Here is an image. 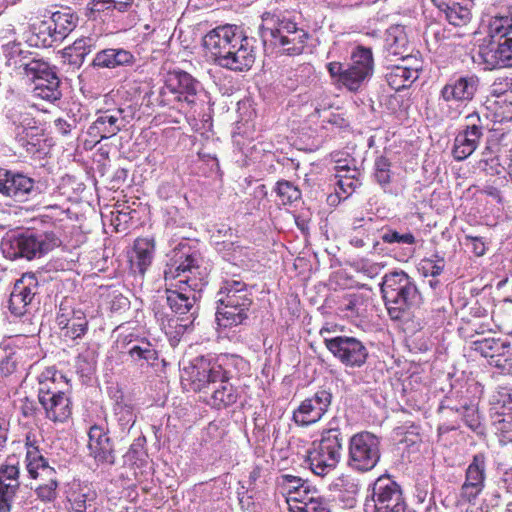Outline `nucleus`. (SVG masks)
<instances>
[{
	"instance_id": "ea45409f",
	"label": "nucleus",
	"mask_w": 512,
	"mask_h": 512,
	"mask_svg": "<svg viewBox=\"0 0 512 512\" xmlns=\"http://www.w3.org/2000/svg\"><path fill=\"white\" fill-rule=\"evenodd\" d=\"M59 86V79L56 78V83L47 82V85H44V82L37 83L34 87L35 94L46 100H56L59 97V92L57 88Z\"/></svg>"
},
{
	"instance_id": "6e6d98bb",
	"label": "nucleus",
	"mask_w": 512,
	"mask_h": 512,
	"mask_svg": "<svg viewBox=\"0 0 512 512\" xmlns=\"http://www.w3.org/2000/svg\"><path fill=\"white\" fill-rule=\"evenodd\" d=\"M427 264L430 265V268H428V269L432 276L439 275L444 266L442 263L441 264H433L431 261H428Z\"/></svg>"
},
{
	"instance_id": "3c124183",
	"label": "nucleus",
	"mask_w": 512,
	"mask_h": 512,
	"mask_svg": "<svg viewBox=\"0 0 512 512\" xmlns=\"http://www.w3.org/2000/svg\"><path fill=\"white\" fill-rule=\"evenodd\" d=\"M468 241H469V244L472 247L473 252L477 256H482L484 254L485 246H484V243L481 240H479L478 238H469Z\"/></svg>"
},
{
	"instance_id": "f3484780",
	"label": "nucleus",
	"mask_w": 512,
	"mask_h": 512,
	"mask_svg": "<svg viewBox=\"0 0 512 512\" xmlns=\"http://www.w3.org/2000/svg\"><path fill=\"white\" fill-rule=\"evenodd\" d=\"M88 449L90 454L98 461L112 464L114 462L113 449L110 439L100 427L93 426L89 431Z\"/></svg>"
},
{
	"instance_id": "4be33fe9",
	"label": "nucleus",
	"mask_w": 512,
	"mask_h": 512,
	"mask_svg": "<svg viewBox=\"0 0 512 512\" xmlns=\"http://www.w3.org/2000/svg\"><path fill=\"white\" fill-rule=\"evenodd\" d=\"M388 84L395 90L408 87L418 78V68H412L408 65L394 66L387 74Z\"/></svg>"
},
{
	"instance_id": "6ab92c4d",
	"label": "nucleus",
	"mask_w": 512,
	"mask_h": 512,
	"mask_svg": "<svg viewBox=\"0 0 512 512\" xmlns=\"http://www.w3.org/2000/svg\"><path fill=\"white\" fill-rule=\"evenodd\" d=\"M473 78H460L455 83L447 84L442 89V97L446 101H465L472 99L476 91Z\"/></svg>"
},
{
	"instance_id": "a878e982",
	"label": "nucleus",
	"mask_w": 512,
	"mask_h": 512,
	"mask_svg": "<svg viewBox=\"0 0 512 512\" xmlns=\"http://www.w3.org/2000/svg\"><path fill=\"white\" fill-rule=\"evenodd\" d=\"M248 310H240L238 307H226L219 303L216 312V320L220 326L228 327L241 324L247 318Z\"/></svg>"
},
{
	"instance_id": "37998d69",
	"label": "nucleus",
	"mask_w": 512,
	"mask_h": 512,
	"mask_svg": "<svg viewBox=\"0 0 512 512\" xmlns=\"http://www.w3.org/2000/svg\"><path fill=\"white\" fill-rule=\"evenodd\" d=\"M213 404L216 406H227L235 401V396L231 392V387L222 385L220 389H216L212 395Z\"/></svg>"
},
{
	"instance_id": "052dcab7",
	"label": "nucleus",
	"mask_w": 512,
	"mask_h": 512,
	"mask_svg": "<svg viewBox=\"0 0 512 512\" xmlns=\"http://www.w3.org/2000/svg\"><path fill=\"white\" fill-rule=\"evenodd\" d=\"M6 441V433L4 430H0V446H2Z\"/></svg>"
},
{
	"instance_id": "864d4df0",
	"label": "nucleus",
	"mask_w": 512,
	"mask_h": 512,
	"mask_svg": "<svg viewBox=\"0 0 512 512\" xmlns=\"http://www.w3.org/2000/svg\"><path fill=\"white\" fill-rule=\"evenodd\" d=\"M112 2H114V0H93L90 3V10L91 12L102 11L104 10L105 4H111Z\"/></svg>"
},
{
	"instance_id": "20e7f679",
	"label": "nucleus",
	"mask_w": 512,
	"mask_h": 512,
	"mask_svg": "<svg viewBox=\"0 0 512 512\" xmlns=\"http://www.w3.org/2000/svg\"><path fill=\"white\" fill-rule=\"evenodd\" d=\"M328 72L335 85L343 86L351 92L358 91L372 76L374 61L372 51L358 47L346 65L340 62H330Z\"/></svg>"
},
{
	"instance_id": "f704fd0d",
	"label": "nucleus",
	"mask_w": 512,
	"mask_h": 512,
	"mask_svg": "<svg viewBox=\"0 0 512 512\" xmlns=\"http://www.w3.org/2000/svg\"><path fill=\"white\" fill-rule=\"evenodd\" d=\"M506 348L505 343H500L495 339H483L474 342V350L481 353L486 358L491 360V356L497 355L500 350H504Z\"/></svg>"
},
{
	"instance_id": "2f4dec72",
	"label": "nucleus",
	"mask_w": 512,
	"mask_h": 512,
	"mask_svg": "<svg viewBox=\"0 0 512 512\" xmlns=\"http://www.w3.org/2000/svg\"><path fill=\"white\" fill-rule=\"evenodd\" d=\"M87 321L84 313L80 310L72 311V316L69 324L64 329V335L71 339H76L85 333Z\"/></svg>"
},
{
	"instance_id": "39448f33",
	"label": "nucleus",
	"mask_w": 512,
	"mask_h": 512,
	"mask_svg": "<svg viewBox=\"0 0 512 512\" xmlns=\"http://www.w3.org/2000/svg\"><path fill=\"white\" fill-rule=\"evenodd\" d=\"M489 41L479 49L487 69L512 67V18H496L490 23Z\"/></svg>"
},
{
	"instance_id": "69168bd1",
	"label": "nucleus",
	"mask_w": 512,
	"mask_h": 512,
	"mask_svg": "<svg viewBox=\"0 0 512 512\" xmlns=\"http://www.w3.org/2000/svg\"><path fill=\"white\" fill-rule=\"evenodd\" d=\"M121 409L125 410V412H127V413H130V409L129 408L121 407Z\"/></svg>"
},
{
	"instance_id": "09e8293b",
	"label": "nucleus",
	"mask_w": 512,
	"mask_h": 512,
	"mask_svg": "<svg viewBox=\"0 0 512 512\" xmlns=\"http://www.w3.org/2000/svg\"><path fill=\"white\" fill-rule=\"evenodd\" d=\"M223 377L224 374L220 366H209L206 383H215L218 380H222Z\"/></svg>"
},
{
	"instance_id": "0e129e2a",
	"label": "nucleus",
	"mask_w": 512,
	"mask_h": 512,
	"mask_svg": "<svg viewBox=\"0 0 512 512\" xmlns=\"http://www.w3.org/2000/svg\"><path fill=\"white\" fill-rule=\"evenodd\" d=\"M355 245H356V246L361 247V246H363L364 244H363V241H362V240H357V241L355 242Z\"/></svg>"
},
{
	"instance_id": "680f3d73",
	"label": "nucleus",
	"mask_w": 512,
	"mask_h": 512,
	"mask_svg": "<svg viewBox=\"0 0 512 512\" xmlns=\"http://www.w3.org/2000/svg\"><path fill=\"white\" fill-rule=\"evenodd\" d=\"M6 441V433L4 430H0V446H2Z\"/></svg>"
},
{
	"instance_id": "a211bd4d",
	"label": "nucleus",
	"mask_w": 512,
	"mask_h": 512,
	"mask_svg": "<svg viewBox=\"0 0 512 512\" xmlns=\"http://www.w3.org/2000/svg\"><path fill=\"white\" fill-rule=\"evenodd\" d=\"M122 114V109L116 110L113 114L105 112L95 120L91 130L100 134L101 139L115 136L127 124Z\"/></svg>"
},
{
	"instance_id": "4468645a",
	"label": "nucleus",
	"mask_w": 512,
	"mask_h": 512,
	"mask_svg": "<svg viewBox=\"0 0 512 512\" xmlns=\"http://www.w3.org/2000/svg\"><path fill=\"white\" fill-rule=\"evenodd\" d=\"M37 280L32 274H24L16 281L10 295L9 308L15 316H23L36 294Z\"/></svg>"
},
{
	"instance_id": "774afa93",
	"label": "nucleus",
	"mask_w": 512,
	"mask_h": 512,
	"mask_svg": "<svg viewBox=\"0 0 512 512\" xmlns=\"http://www.w3.org/2000/svg\"><path fill=\"white\" fill-rule=\"evenodd\" d=\"M325 332H328V330H321L322 335H324Z\"/></svg>"
},
{
	"instance_id": "6e6552de",
	"label": "nucleus",
	"mask_w": 512,
	"mask_h": 512,
	"mask_svg": "<svg viewBox=\"0 0 512 512\" xmlns=\"http://www.w3.org/2000/svg\"><path fill=\"white\" fill-rule=\"evenodd\" d=\"M1 248L6 257L11 259L24 257L30 260L49 251L51 245L44 235L26 233L5 238L1 243Z\"/></svg>"
},
{
	"instance_id": "b1692460",
	"label": "nucleus",
	"mask_w": 512,
	"mask_h": 512,
	"mask_svg": "<svg viewBox=\"0 0 512 512\" xmlns=\"http://www.w3.org/2000/svg\"><path fill=\"white\" fill-rule=\"evenodd\" d=\"M26 468L32 478H40L55 476L56 472L49 467L46 460L39 454L37 450H30L26 455Z\"/></svg>"
},
{
	"instance_id": "de8ad7c7",
	"label": "nucleus",
	"mask_w": 512,
	"mask_h": 512,
	"mask_svg": "<svg viewBox=\"0 0 512 512\" xmlns=\"http://www.w3.org/2000/svg\"><path fill=\"white\" fill-rule=\"evenodd\" d=\"M19 474V470L16 466H6L4 469L0 470V481H9L8 483H18L17 476Z\"/></svg>"
},
{
	"instance_id": "bb28decb",
	"label": "nucleus",
	"mask_w": 512,
	"mask_h": 512,
	"mask_svg": "<svg viewBox=\"0 0 512 512\" xmlns=\"http://www.w3.org/2000/svg\"><path fill=\"white\" fill-rule=\"evenodd\" d=\"M52 22L53 28L50 27L49 29L55 40L65 38L75 27V19L73 15L68 12L53 13Z\"/></svg>"
},
{
	"instance_id": "5fc2aeb1",
	"label": "nucleus",
	"mask_w": 512,
	"mask_h": 512,
	"mask_svg": "<svg viewBox=\"0 0 512 512\" xmlns=\"http://www.w3.org/2000/svg\"><path fill=\"white\" fill-rule=\"evenodd\" d=\"M131 2L132 0H114V2L111 3V5H113V7L118 9L119 11H125L131 5Z\"/></svg>"
},
{
	"instance_id": "4d7b16f0",
	"label": "nucleus",
	"mask_w": 512,
	"mask_h": 512,
	"mask_svg": "<svg viewBox=\"0 0 512 512\" xmlns=\"http://www.w3.org/2000/svg\"><path fill=\"white\" fill-rule=\"evenodd\" d=\"M194 97L195 96H190L189 94H184V95L179 94L178 99L180 101H185L188 104H193L195 101Z\"/></svg>"
},
{
	"instance_id": "a18cd8bd",
	"label": "nucleus",
	"mask_w": 512,
	"mask_h": 512,
	"mask_svg": "<svg viewBox=\"0 0 512 512\" xmlns=\"http://www.w3.org/2000/svg\"><path fill=\"white\" fill-rule=\"evenodd\" d=\"M382 240L386 243H405V244H413L415 242V238L411 233L399 234L396 231H387L382 235Z\"/></svg>"
},
{
	"instance_id": "1a4fd4ad",
	"label": "nucleus",
	"mask_w": 512,
	"mask_h": 512,
	"mask_svg": "<svg viewBox=\"0 0 512 512\" xmlns=\"http://www.w3.org/2000/svg\"><path fill=\"white\" fill-rule=\"evenodd\" d=\"M371 497L374 512H409L400 487L389 477L375 481Z\"/></svg>"
},
{
	"instance_id": "423d86ee",
	"label": "nucleus",
	"mask_w": 512,
	"mask_h": 512,
	"mask_svg": "<svg viewBox=\"0 0 512 512\" xmlns=\"http://www.w3.org/2000/svg\"><path fill=\"white\" fill-rule=\"evenodd\" d=\"M342 456V437L336 428L325 430L320 441L313 442L308 450L307 461L311 471L325 476L333 471Z\"/></svg>"
},
{
	"instance_id": "aec40b11",
	"label": "nucleus",
	"mask_w": 512,
	"mask_h": 512,
	"mask_svg": "<svg viewBox=\"0 0 512 512\" xmlns=\"http://www.w3.org/2000/svg\"><path fill=\"white\" fill-rule=\"evenodd\" d=\"M44 397V402L40 404L46 411L47 417L54 422H64L71 415L70 401L65 393L56 397Z\"/></svg>"
},
{
	"instance_id": "8fccbe9b",
	"label": "nucleus",
	"mask_w": 512,
	"mask_h": 512,
	"mask_svg": "<svg viewBox=\"0 0 512 512\" xmlns=\"http://www.w3.org/2000/svg\"><path fill=\"white\" fill-rule=\"evenodd\" d=\"M64 310H65V309H64V308H63V306L61 305V306H60V311H61V313H60V314L58 315V317H57V323H58V326H59L62 330H64V329L67 327V325L69 324V322H70V320H71V316H72V312H67V313H65V312H64Z\"/></svg>"
},
{
	"instance_id": "9d476101",
	"label": "nucleus",
	"mask_w": 512,
	"mask_h": 512,
	"mask_svg": "<svg viewBox=\"0 0 512 512\" xmlns=\"http://www.w3.org/2000/svg\"><path fill=\"white\" fill-rule=\"evenodd\" d=\"M324 343L333 356L347 367H360L368 357L366 347L354 337H324Z\"/></svg>"
},
{
	"instance_id": "7ed1b4c3",
	"label": "nucleus",
	"mask_w": 512,
	"mask_h": 512,
	"mask_svg": "<svg viewBox=\"0 0 512 512\" xmlns=\"http://www.w3.org/2000/svg\"><path fill=\"white\" fill-rule=\"evenodd\" d=\"M381 293L388 314L393 320L402 319L421 300L416 285L403 271L386 274L381 283Z\"/></svg>"
},
{
	"instance_id": "603ef678",
	"label": "nucleus",
	"mask_w": 512,
	"mask_h": 512,
	"mask_svg": "<svg viewBox=\"0 0 512 512\" xmlns=\"http://www.w3.org/2000/svg\"><path fill=\"white\" fill-rule=\"evenodd\" d=\"M388 51H389V53H390V54H392V55H401V56H402V61H403V62H409V61L411 60V58H410V57H408V56L404 57V56H403V53H404L405 51H399V50H398V38H397V37H395V39H394V43H389Z\"/></svg>"
},
{
	"instance_id": "f257e3e1",
	"label": "nucleus",
	"mask_w": 512,
	"mask_h": 512,
	"mask_svg": "<svg viewBox=\"0 0 512 512\" xmlns=\"http://www.w3.org/2000/svg\"><path fill=\"white\" fill-rule=\"evenodd\" d=\"M204 47L221 67L243 71L252 67L256 53L253 39L245 36L236 26H219L203 38Z\"/></svg>"
},
{
	"instance_id": "7c9ffc66",
	"label": "nucleus",
	"mask_w": 512,
	"mask_h": 512,
	"mask_svg": "<svg viewBox=\"0 0 512 512\" xmlns=\"http://www.w3.org/2000/svg\"><path fill=\"white\" fill-rule=\"evenodd\" d=\"M64 383V377L63 375H56L53 374L51 378H47L46 380H43L40 382V388H39V402H44V396L45 398L49 395L51 398L53 396L56 397L60 394H63L64 392L60 390L59 386Z\"/></svg>"
},
{
	"instance_id": "58836bf2",
	"label": "nucleus",
	"mask_w": 512,
	"mask_h": 512,
	"mask_svg": "<svg viewBox=\"0 0 512 512\" xmlns=\"http://www.w3.org/2000/svg\"><path fill=\"white\" fill-rule=\"evenodd\" d=\"M129 354L134 359H143L147 362H154L158 358L156 350L152 348L150 343H145L142 346H133L129 350Z\"/></svg>"
},
{
	"instance_id": "a19ab883",
	"label": "nucleus",
	"mask_w": 512,
	"mask_h": 512,
	"mask_svg": "<svg viewBox=\"0 0 512 512\" xmlns=\"http://www.w3.org/2000/svg\"><path fill=\"white\" fill-rule=\"evenodd\" d=\"M179 94H189L195 96L197 92L198 83L188 73H179L177 75Z\"/></svg>"
},
{
	"instance_id": "473e14b6",
	"label": "nucleus",
	"mask_w": 512,
	"mask_h": 512,
	"mask_svg": "<svg viewBox=\"0 0 512 512\" xmlns=\"http://www.w3.org/2000/svg\"><path fill=\"white\" fill-rule=\"evenodd\" d=\"M337 172L339 180H338V186L339 189L349 195L352 193L357 186V180H356V174L357 171L355 169H350L349 167L345 166H337Z\"/></svg>"
},
{
	"instance_id": "79ce46f5",
	"label": "nucleus",
	"mask_w": 512,
	"mask_h": 512,
	"mask_svg": "<svg viewBox=\"0 0 512 512\" xmlns=\"http://www.w3.org/2000/svg\"><path fill=\"white\" fill-rule=\"evenodd\" d=\"M390 163L385 157H379L375 162V178L380 185L390 182Z\"/></svg>"
},
{
	"instance_id": "e433bc0d",
	"label": "nucleus",
	"mask_w": 512,
	"mask_h": 512,
	"mask_svg": "<svg viewBox=\"0 0 512 512\" xmlns=\"http://www.w3.org/2000/svg\"><path fill=\"white\" fill-rule=\"evenodd\" d=\"M44 482L36 489L37 496L43 501H53L56 498V489L58 486L55 476L45 477Z\"/></svg>"
},
{
	"instance_id": "dca6fc26",
	"label": "nucleus",
	"mask_w": 512,
	"mask_h": 512,
	"mask_svg": "<svg viewBox=\"0 0 512 512\" xmlns=\"http://www.w3.org/2000/svg\"><path fill=\"white\" fill-rule=\"evenodd\" d=\"M219 295V303L225 304L226 307L249 310L252 304V299L245 284L240 281L227 282Z\"/></svg>"
},
{
	"instance_id": "2eb2a0df",
	"label": "nucleus",
	"mask_w": 512,
	"mask_h": 512,
	"mask_svg": "<svg viewBox=\"0 0 512 512\" xmlns=\"http://www.w3.org/2000/svg\"><path fill=\"white\" fill-rule=\"evenodd\" d=\"M271 36L279 39L287 54H299L302 52L307 34L298 29L296 24L290 21H282L275 30H271Z\"/></svg>"
},
{
	"instance_id": "4c0bfd02",
	"label": "nucleus",
	"mask_w": 512,
	"mask_h": 512,
	"mask_svg": "<svg viewBox=\"0 0 512 512\" xmlns=\"http://www.w3.org/2000/svg\"><path fill=\"white\" fill-rule=\"evenodd\" d=\"M489 364L497 367L505 374L512 375V352L503 351L497 353V355L491 356V360H489Z\"/></svg>"
},
{
	"instance_id": "c85d7f7f",
	"label": "nucleus",
	"mask_w": 512,
	"mask_h": 512,
	"mask_svg": "<svg viewBox=\"0 0 512 512\" xmlns=\"http://www.w3.org/2000/svg\"><path fill=\"white\" fill-rule=\"evenodd\" d=\"M484 481L485 460L483 455H476L473 462L467 468L465 483L484 487Z\"/></svg>"
},
{
	"instance_id": "e2e57ef3",
	"label": "nucleus",
	"mask_w": 512,
	"mask_h": 512,
	"mask_svg": "<svg viewBox=\"0 0 512 512\" xmlns=\"http://www.w3.org/2000/svg\"><path fill=\"white\" fill-rule=\"evenodd\" d=\"M287 479L291 483H299L301 481L300 479H297L296 477L293 476H287Z\"/></svg>"
},
{
	"instance_id": "ddd939ff",
	"label": "nucleus",
	"mask_w": 512,
	"mask_h": 512,
	"mask_svg": "<svg viewBox=\"0 0 512 512\" xmlns=\"http://www.w3.org/2000/svg\"><path fill=\"white\" fill-rule=\"evenodd\" d=\"M331 404V394L325 390L317 392L313 397L304 400L296 411L293 419L297 424L309 425L321 419Z\"/></svg>"
},
{
	"instance_id": "0eeeda50",
	"label": "nucleus",
	"mask_w": 512,
	"mask_h": 512,
	"mask_svg": "<svg viewBox=\"0 0 512 512\" xmlns=\"http://www.w3.org/2000/svg\"><path fill=\"white\" fill-rule=\"evenodd\" d=\"M379 446L375 435L369 432L355 434L349 442V466L358 471L373 469L380 459Z\"/></svg>"
},
{
	"instance_id": "c03bdc74",
	"label": "nucleus",
	"mask_w": 512,
	"mask_h": 512,
	"mask_svg": "<svg viewBox=\"0 0 512 512\" xmlns=\"http://www.w3.org/2000/svg\"><path fill=\"white\" fill-rule=\"evenodd\" d=\"M483 488L484 487L464 482L461 487L460 499L468 503H473L482 492Z\"/></svg>"
},
{
	"instance_id": "cd10ccee",
	"label": "nucleus",
	"mask_w": 512,
	"mask_h": 512,
	"mask_svg": "<svg viewBox=\"0 0 512 512\" xmlns=\"http://www.w3.org/2000/svg\"><path fill=\"white\" fill-rule=\"evenodd\" d=\"M134 251L136 254L134 264L139 268L140 273H144L152 262L154 244L149 239H137Z\"/></svg>"
},
{
	"instance_id": "f8f14e48",
	"label": "nucleus",
	"mask_w": 512,
	"mask_h": 512,
	"mask_svg": "<svg viewBox=\"0 0 512 512\" xmlns=\"http://www.w3.org/2000/svg\"><path fill=\"white\" fill-rule=\"evenodd\" d=\"M291 512H330L325 498L315 488L302 483L287 499Z\"/></svg>"
},
{
	"instance_id": "13d9d810",
	"label": "nucleus",
	"mask_w": 512,
	"mask_h": 512,
	"mask_svg": "<svg viewBox=\"0 0 512 512\" xmlns=\"http://www.w3.org/2000/svg\"><path fill=\"white\" fill-rule=\"evenodd\" d=\"M5 176H8V172L0 170V193H3L4 181L6 180Z\"/></svg>"
},
{
	"instance_id": "72a5a7b5",
	"label": "nucleus",
	"mask_w": 512,
	"mask_h": 512,
	"mask_svg": "<svg viewBox=\"0 0 512 512\" xmlns=\"http://www.w3.org/2000/svg\"><path fill=\"white\" fill-rule=\"evenodd\" d=\"M276 192L283 205L292 204L301 198L300 190L288 181H279L277 183Z\"/></svg>"
},
{
	"instance_id": "49530a36",
	"label": "nucleus",
	"mask_w": 512,
	"mask_h": 512,
	"mask_svg": "<svg viewBox=\"0 0 512 512\" xmlns=\"http://www.w3.org/2000/svg\"><path fill=\"white\" fill-rule=\"evenodd\" d=\"M209 363L205 360L201 359L197 364L191 367V377L194 381H199L200 383H206L207 374H208Z\"/></svg>"
},
{
	"instance_id": "338daca9",
	"label": "nucleus",
	"mask_w": 512,
	"mask_h": 512,
	"mask_svg": "<svg viewBox=\"0 0 512 512\" xmlns=\"http://www.w3.org/2000/svg\"><path fill=\"white\" fill-rule=\"evenodd\" d=\"M509 423V428L511 429L512 428V420L508 422Z\"/></svg>"
},
{
	"instance_id": "5701e85b",
	"label": "nucleus",
	"mask_w": 512,
	"mask_h": 512,
	"mask_svg": "<svg viewBox=\"0 0 512 512\" xmlns=\"http://www.w3.org/2000/svg\"><path fill=\"white\" fill-rule=\"evenodd\" d=\"M24 70L35 85L40 82L56 83V73L48 65V63L42 60H31L24 65Z\"/></svg>"
},
{
	"instance_id": "c756f323",
	"label": "nucleus",
	"mask_w": 512,
	"mask_h": 512,
	"mask_svg": "<svg viewBox=\"0 0 512 512\" xmlns=\"http://www.w3.org/2000/svg\"><path fill=\"white\" fill-rule=\"evenodd\" d=\"M442 11L445 13L446 19L455 26L465 25L471 19L470 10L458 3H454L451 6L445 5Z\"/></svg>"
},
{
	"instance_id": "9b49d317",
	"label": "nucleus",
	"mask_w": 512,
	"mask_h": 512,
	"mask_svg": "<svg viewBox=\"0 0 512 512\" xmlns=\"http://www.w3.org/2000/svg\"><path fill=\"white\" fill-rule=\"evenodd\" d=\"M483 136L480 117L476 113L466 116L465 128L458 133L454 140L452 154L455 160L462 161L468 158L478 147Z\"/></svg>"
},
{
	"instance_id": "f03ea898",
	"label": "nucleus",
	"mask_w": 512,
	"mask_h": 512,
	"mask_svg": "<svg viewBox=\"0 0 512 512\" xmlns=\"http://www.w3.org/2000/svg\"><path fill=\"white\" fill-rule=\"evenodd\" d=\"M193 262L188 257L177 268L165 271L166 280L177 279V283L173 285L175 289L167 290V302L174 313L180 316L189 315L187 320L191 319L190 323H193L197 315V293L202 287V278L196 275L198 267Z\"/></svg>"
},
{
	"instance_id": "c9c22d12",
	"label": "nucleus",
	"mask_w": 512,
	"mask_h": 512,
	"mask_svg": "<svg viewBox=\"0 0 512 512\" xmlns=\"http://www.w3.org/2000/svg\"><path fill=\"white\" fill-rule=\"evenodd\" d=\"M18 483L0 481V512H9L15 497Z\"/></svg>"
},
{
	"instance_id": "412c9836",
	"label": "nucleus",
	"mask_w": 512,
	"mask_h": 512,
	"mask_svg": "<svg viewBox=\"0 0 512 512\" xmlns=\"http://www.w3.org/2000/svg\"><path fill=\"white\" fill-rule=\"evenodd\" d=\"M133 56L123 49H105L97 53L93 65L102 68H115L131 63Z\"/></svg>"
},
{
	"instance_id": "bf43d9fd",
	"label": "nucleus",
	"mask_w": 512,
	"mask_h": 512,
	"mask_svg": "<svg viewBox=\"0 0 512 512\" xmlns=\"http://www.w3.org/2000/svg\"><path fill=\"white\" fill-rule=\"evenodd\" d=\"M432 2L442 11L445 8L443 0H432Z\"/></svg>"
},
{
	"instance_id": "393cba45",
	"label": "nucleus",
	"mask_w": 512,
	"mask_h": 512,
	"mask_svg": "<svg viewBox=\"0 0 512 512\" xmlns=\"http://www.w3.org/2000/svg\"><path fill=\"white\" fill-rule=\"evenodd\" d=\"M3 194L9 197H22L29 193L33 188L32 179L23 175L5 176Z\"/></svg>"
}]
</instances>
